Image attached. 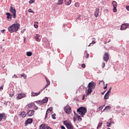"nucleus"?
I'll return each mask as SVG.
<instances>
[{"mask_svg":"<svg viewBox=\"0 0 129 129\" xmlns=\"http://www.w3.org/2000/svg\"><path fill=\"white\" fill-rule=\"evenodd\" d=\"M95 86H96V83H95V82H94L93 81L90 82L87 86L88 89L86 91L87 93L86 95H89V94H91V93H92V91L95 89Z\"/></svg>","mask_w":129,"mask_h":129,"instance_id":"obj_1","label":"nucleus"},{"mask_svg":"<svg viewBox=\"0 0 129 129\" xmlns=\"http://www.w3.org/2000/svg\"><path fill=\"white\" fill-rule=\"evenodd\" d=\"M19 29H20V24H14L11 26L9 27L8 31L10 33H16L19 31Z\"/></svg>","mask_w":129,"mask_h":129,"instance_id":"obj_2","label":"nucleus"},{"mask_svg":"<svg viewBox=\"0 0 129 129\" xmlns=\"http://www.w3.org/2000/svg\"><path fill=\"white\" fill-rule=\"evenodd\" d=\"M77 111L79 114H81V115L83 117V115H85L86 113L87 112V108L84 107H80L77 109Z\"/></svg>","mask_w":129,"mask_h":129,"instance_id":"obj_3","label":"nucleus"},{"mask_svg":"<svg viewBox=\"0 0 129 129\" xmlns=\"http://www.w3.org/2000/svg\"><path fill=\"white\" fill-rule=\"evenodd\" d=\"M63 124L66 125L68 129H74V126L71 123V122H67V121H63Z\"/></svg>","mask_w":129,"mask_h":129,"instance_id":"obj_4","label":"nucleus"},{"mask_svg":"<svg viewBox=\"0 0 129 129\" xmlns=\"http://www.w3.org/2000/svg\"><path fill=\"white\" fill-rule=\"evenodd\" d=\"M64 110L68 114H70L72 112L71 107L69 106H66L64 107Z\"/></svg>","mask_w":129,"mask_h":129,"instance_id":"obj_5","label":"nucleus"},{"mask_svg":"<svg viewBox=\"0 0 129 129\" xmlns=\"http://www.w3.org/2000/svg\"><path fill=\"white\" fill-rule=\"evenodd\" d=\"M10 12L13 15V19L17 18V14H16V9H13V7L11 6L10 9Z\"/></svg>","mask_w":129,"mask_h":129,"instance_id":"obj_6","label":"nucleus"},{"mask_svg":"<svg viewBox=\"0 0 129 129\" xmlns=\"http://www.w3.org/2000/svg\"><path fill=\"white\" fill-rule=\"evenodd\" d=\"M35 113V111L34 110H27V116H33Z\"/></svg>","mask_w":129,"mask_h":129,"instance_id":"obj_7","label":"nucleus"},{"mask_svg":"<svg viewBox=\"0 0 129 129\" xmlns=\"http://www.w3.org/2000/svg\"><path fill=\"white\" fill-rule=\"evenodd\" d=\"M129 24L127 23H124L121 25L120 27V30H126L127 28L128 27Z\"/></svg>","mask_w":129,"mask_h":129,"instance_id":"obj_8","label":"nucleus"},{"mask_svg":"<svg viewBox=\"0 0 129 129\" xmlns=\"http://www.w3.org/2000/svg\"><path fill=\"white\" fill-rule=\"evenodd\" d=\"M103 60L105 61V62H107L108 60H109V55H108V53L105 52L104 53V56H103Z\"/></svg>","mask_w":129,"mask_h":129,"instance_id":"obj_9","label":"nucleus"},{"mask_svg":"<svg viewBox=\"0 0 129 129\" xmlns=\"http://www.w3.org/2000/svg\"><path fill=\"white\" fill-rule=\"evenodd\" d=\"M3 119L4 120H6L7 119V115L5 113H0V121H2L3 120Z\"/></svg>","mask_w":129,"mask_h":129,"instance_id":"obj_10","label":"nucleus"},{"mask_svg":"<svg viewBox=\"0 0 129 129\" xmlns=\"http://www.w3.org/2000/svg\"><path fill=\"white\" fill-rule=\"evenodd\" d=\"M49 99L48 97H45L42 100H40L37 101V103H47L48 102Z\"/></svg>","mask_w":129,"mask_h":129,"instance_id":"obj_11","label":"nucleus"},{"mask_svg":"<svg viewBox=\"0 0 129 129\" xmlns=\"http://www.w3.org/2000/svg\"><path fill=\"white\" fill-rule=\"evenodd\" d=\"M112 5L113 6V11L114 12V13H116V12L117 11V10H116V7H117V3H116V2L115 1H113L112 3Z\"/></svg>","mask_w":129,"mask_h":129,"instance_id":"obj_12","label":"nucleus"},{"mask_svg":"<svg viewBox=\"0 0 129 129\" xmlns=\"http://www.w3.org/2000/svg\"><path fill=\"white\" fill-rule=\"evenodd\" d=\"M110 122H107V123L108 124H107V126H108V127H110L111 126V124H112V123H114V122H113V120L112 119V118H110L109 119Z\"/></svg>","mask_w":129,"mask_h":129,"instance_id":"obj_13","label":"nucleus"},{"mask_svg":"<svg viewBox=\"0 0 129 129\" xmlns=\"http://www.w3.org/2000/svg\"><path fill=\"white\" fill-rule=\"evenodd\" d=\"M99 15V8H97L95 10V11L94 12V15L95 18H97V17H98Z\"/></svg>","mask_w":129,"mask_h":129,"instance_id":"obj_14","label":"nucleus"},{"mask_svg":"<svg viewBox=\"0 0 129 129\" xmlns=\"http://www.w3.org/2000/svg\"><path fill=\"white\" fill-rule=\"evenodd\" d=\"M33 122L32 118H28L25 121V124H29L30 123H32Z\"/></svg>","mask_w":129,"mask_h":129,"instance_id":"obj_15","label":"nucleus"},{"mask_svg":"<svg viewBox=\"0 0 129 129\" xmlns=\"http://www.w3.org/2000/svg\"><path fill=\"white\" fill-rule=\"evenodd\" d=\"M6 16L7 19H9V21H12V17H13V15H12V14L10 13H6Z\"/></svg>","mask_w":129,"mask_h":129,"instance_id":"obj_16","label":"nucleus"},{"mask_svg":"<svg viewBox=\"0 0 129 129\" xmlns=\"http://www.w3.org/2000/svg\"><path fill=\"white\" fill-rule=\"evenodd\" d=\"M16 96V99L17 100H19V99H21V98H23V97H24V96H23L22 94H18Z\"/></svg>","mask_w":129,"mask_h":129,"instance_id":"obj_17","label":"nucleus"},{"mask_svg":"<svg viewBox=\"0 0 129 129\" xmlns=\"http://www.w3.org/2000/svg\"><path fill=\"white\" fill-rule=\"evenodd\" d=\"M74 114L75 116L77 117L78 120H79V121H81V120H82V118H81V117L79 115L75 113V112H74Z\"/></svg>","mask_w":129,"mask_h":129,"instance_id":"obj_18","label":"nucleus"},{"mask_svg":"<svg viewBox=\"0 0 129 129\" xmlns=\"http://www.w3.org/2000/svg\"><path fill=\"white\" fill-rule=\"evenodd\" d=\"M41 93V91H39L38 93H35V92H32L31 93V96H38V95H39V94Z\"/></svg>","mask_w":129,"mask_h":129,"instance_id":"obj_19","label":"nucleus"},{"mask_svg":"<svg viewBox=\"0 0 129 129\" xmlns=\"http://www.w3.org/2000/svg\"><path fill=\"white\" fill-rule=\"evenodd\" d=\"M64 3L67 6H70L71 5V0H64Z\"/></svg>","mask_w":129,"mask_h":129,"instance_id":"obj_20","label":"nucleus"},{"mask_svg":"<svg viewBox=\"0 0 129 129\" xmlns=\"http://www.w3.org/2000/svg\"><path fill=\"white\" fill-rule=\"evenodd\" d=\"M26 115H27V113H26V112H25V111H23L21 113V116L22 117H23V118L26 117Z\"/></svg>","mask_w":129,"mask_h":129,"instance_id":"obj_21","label":"nucleus"},{"mask_svg":"<svg viewBox=\"0 0 129 129\" xmlns=\"http://www.w3.org/2000/svg\"><path fill=\"white\" fill-rule=\"evenodd\" d=\"M39 37H40V35L38 34L35 36V39L37 42H40V41H41L40 38H39Z\"/></svg>","mask_w":129,"mask_h":129,"instance_id":"obj_22","label":"nucleus"},{"mask_svg":"<svg viewBox=\"0 0 129 129\" xmlns=\"http://www.w3.org/2000/svg\"><path fill=\"white\" fill-rule=\"evenodd\" d=\"M26 55L28 57H31V56H32V55H33V52H32L31 51H28L26 53Z\"/></svg>","mask_w":129,"mask_h":129,"instance_id":"obj_23","label":"nucleus"},{"mask_svg":"<svg viewBox=\"0 0 129 129\" xmlns=\"http://www.w3.org/2000/svg\"><path fill=\"white\" fill-rule=\"evenodd\" d=\"M46 126L44 124H41L39 127V129H45Z\"/></svg>","mask_w":129,"mask_h":129,"instance_id":"obj_24","label":"nucleus"},{"mask_svg":"<svg viewBox=\"0 0 129 129\" xmlns=\"http://www.w3.org/2000/svg\"><path fill=\"white\" fill-rule=\"evenodd\" d=\"M102 125V122H99L97 127V129L101 128Z\"/></svg>","mask_w":129,"mask_h":129,"instance_id":"obj_25","label":"nucleus"},{"mask_svg":"<svg viewBox=\"0 0 129 129\" xmlns=\"http://www.w3.org/2000/svg\"><path fill=\"white\" fill-rule=\"evenodd\" d=\"M57 5L61 6V5H63V0H58Z\"/></svg>","mask_w":129,"mask_h":129,"instance_id":"obj_26","label":"nucleus"},{"mask_svg":"<svg viewBox=\"0 0 129 129\" xmlns=\"http://www.w3.org/2000/svg\"><path fill=\"white\" fill-rule=\"evenodd\" d=\"M104 99H106V100L109 99V96H107V95L105 94L104 96Z\"/></svg>","mask_w":129,"mask_h":129,"instance_id":"obj_27","label":"nucleus"},{"mask_svg":"<svg viewBox=\"0 0 129 129\" xmlns=\"http://www.w3.org/2000/svg\"><path fill=\"white\" fill-rule=\"evenodd\" d=\"M51 117L53 119H56V114H52Z\"/></svg>","mask_w":129,"mask_h":129,"instance_id":"obj_28","label":"nucleus"},{"mask_svg":"<svg viewBox=\"0 0 129 129\" xmlns=\"http://www.w3.org/2000/svg\"><path fill=\"white\" fill-rule=\"evenodd\" d=\"M110 108H111V107H110V106H107L105 107L104 110H105V109H110Z\"/></svg>","mask_w":129,"mask_h":129,"instance_id":"obj_29","label":"nucleus"},{"mask_svg":"<svg viewBox=\"0 0 129 129\" xmlns=\"http://www.w3.org/2000/svg\"><path fill=\"white\" fill-rule=\"evenodd\" d=\"M22 77H24V79H27V75L26 74L21 75Z\"/></svg>","mask_w":129,"mask_h":129,"instance_id":"obj_30","label":"nucleus"},{"mask_svg":"<svg viewBox=\"0 0 129 129\" xmlns=\"http://www.w3.org/2000/svg\"><path fill=\"white\" fill-rule=\"evenodd\" d=\"M35 3V0H30L29 2V4H32Z\"/></svg>","mask_w":129,"mask_h":129,"instance_id":"obj_31","label":"nucleus"},{"mask_svg":"<svg viewBox=\"0 0 129 129\" xmlns=\"http://www.w3.org/2000/svg\"><path fill=\"white\" fill-rule=\"evenodd\" d=\"M28 12H29V13H32V14H34L35 13V12L32 11V9H29L28 10Z\"/></svg>","mask_w":129,"mask_h":129,"instance_id":"obj_32","label":"nucleus"},{"mask_svg":"<svg viewBox=\"0 0 129 129\" xmlns=\"http://www.w3.org/2000/svg\"><path fill=\"white\" fill-rule=\"evenodd\" d=\"M29 108H31L33 106V103H31L28 105Z\"/></svg>","mask_w":129,"mask_h":129,"instance_id":"obj_33","label":"nucleus"},{"mask_svg":"<svg viewBox=\"0 0 129 129\" xmlns=\"http://www.w3.org/2000/svg\"><path fill=\"white\" fill-rule=\"evenodd\" d=\"M45 79H46V82H47V84L50 85V81H49V80H48V79H47V78H45Z\"/></svg>","mask_w":129,"mask_h":129,"instance_id":"obj_34","label":"nucleus"},{"mask_svg":"<svg viewBox=\"0 0 129 129\" xmlns=\"http://www.w3.org/2000/svg\"><path fill=\"white\" fill-rule=\"evenodd\" d=\"M104 67H105V63L103 62L102 63V68H104Z\"/></svg>","mask_w":129,"mask_h":129,"instance_id":"obj_35","label":"nucleus"},{"mask_svg":"<svg viewBox=\"0 0 129 129\" xmlns=\"http://www.w3.org/2000/svg\"><path fill=\"white\" fill-rule=\"evenodd\" d=\"M87 95V93H86V94H84L83 96V99H82L83 100H84V98H85V96H88V95Z\"/></svg>","mask_w":129,"mask_h":129,"instance_id":"obj_36","label":"nucleus"},{"mask_svg":"<svg viewBox=\"0 0 129 129\" xmlns=\"http://www.w3.org/2000/svg\"><path fill=\"white\" fill-rule=\"evenodd\" d=\"M75 7L76 8H78V7H79V4L78 3H75Z\"/></svg>","mask_w":129,"mask_h":129,"instance_id":"obj_37","label":"nucleus"},{"mask_svg":"<svg viewBox=\"0 0 129 129\" xmlns=\"http://www.w3.org/2000/svg\"><path fill=\"white\" fill-rule=\"evenodd\" d=\"M34 27L35 28V29H38L39 26L37 24H34Z\"/></svg>","mask_w":129,"mask_h":129,"instance_id":"obj_38","label":"nucleus"},{"mask_svg":"<svg viewBox=\"0 0 129 129\" xmlns=\"http://www.w3.org/2000/svg\"><path fill=\"white\" fill-rule=\"evenodd\" d=\"M8 103H9V101H5L4 102V104L6 106H8Z\"/></svg>","mask_w":129,"mask_h":129,"instance_id":"obj_39","label":"nucleus"},{"mask_svg":"<svg viewBox=\"0 0 129 129\" xmlns=\"http://www.w3.org/2000/svg\"><path fill=\"white\" fill-rule=\"evenodd\" d=\"M82 68H85V67H86V66L85 64V63H82Z\"/></svg>","mask_w":129,"mask_h":129,"instance_id":"obj_40","label":"nucleus"},{"mask_svg":"<svg viewBox=\"0 0 129 129\" xmlns=\"http://www.w3.org/2000/svg\"><path fill=\"white\" fill-rule=\"evenodd\" d=\"M53 110V109H52V108H49V109H47L48 111H50V112H51V111H52Z\"/></svg>","mask_w":129,"mask_h":129,"instance_id":"obj_41","label":"nucleus"},{"mask_svg":"<svg viewBox=\"0 0 129 129\" xmlns=\"http://www.w3.org/2000/svg\"><path fill=\"white\" fill-rule=\"evenodd\" d=\"M45 89H46V87H43L40 91V92H42V91H43V90H45Z\"/></svg>","mask_w":129,"mask_h":129,"instance_id":"obj_42","label":"nucleus"},{"mask_svg":"<svg viewBox=\"0 0 129 129\" xmlns=\"http://www.w3.org/2000/svg\"><path fill=\"white\" fill-rule=\"evenodd\" d=\"M110 92H109V91H108L107 92H106V93L105 94H106V95H107L108 96H109L108 95H109V93H110Z\"/></svg>","mask_w":129,"mask_h":129,"instance_id":"obj_43","label":"nucleus"},{"mask_svg":"<svg viewBox=\"0 0 129 129\" xmlns=\"http://www.w3.org/2000/svg\"><path fill=\"white\" fill-rule=\"evenodd\" d=\"M60 128H61V129H66V128H65V126H64L63 125L60 126Z\"/></svg>","mask_w":129,"mask_h":129,"instance_id":"obj_44","label":"nucleus"},{"mask_svg":"<svg viewBox=\"0 0 129 129\" xmlns=\"http://www.w3.org/2000/svg\"><path fill=\"white\" fill-rule=\"evenodd\" d=\"M98 109H99V110H102V106H100V107H99Z\"/></svg>","mask_w":129,"mask_h":129,"instance_id":"obj_45","label":"nucleus"},{"mask_svg":"<svg viewBox=\"0 0 129 129\" xmlns=\"http://www.w3.org/2000/svg\"><path fill=\"white\" fill-rule=\"evenodd\" d=\"M111 89H112V87L111 86H110L109 87L108 91H109L110 92L111 91Z\"/></svg>","mask_w":129,"mask_h":129,"instance_id":"obj_46","label":"nucleus"},{"mask_svg":"<svg viewBox=\"0 0 129 129\" xmlns=\"http://www.w3.org/2000/svg\"><path fill=\"white\" fill-rule=\"evenodd\" d=\"M45 129H52V128L50 127L49 126H45Z\"/></svg>","mask_w":129,"mask_h":129,"instance_id":"obj_47","label":"nucleus"},{"mask_svg":"<svg viewBox=\"0 0 129 129\" xmlns=\"http://www.w3.org/2000/svg\"><path fill=\"white\" fill-rule=\"evenodd\" d=\"M126 10H127V11H129V6H126Z\"/></svg>","mask_w":129,"mask_h":129,"instance_id":"obj_48","label":"nucleus"},{"mask_svg":"<svg viewBox=\"0 0 129 129\" xmlns=\"http://www.w3.org/2000/svg\"><path fill=\"white\" fill-rule=\"evenodd\" d=\"M86 58H89V54L87 53Z\"/></svg>","mask_w":129,"mask_h":129,"instance_id":"obj_49","label":"nucleus"},{"mask_svg":"<svg viewBox=\"0 0 129 129\" xmlns=\"http://www.w3.org/2000/svg\"><path fill=\"white\" fill-rule=\"evenodd\" d=\"M107 88V84H106V86L104 87V89H106Z\"/></svg>","mask_w":129,"mask_h":129,"instance_id":"obj_50","label":"nucleus"},{"mask_svg":"<svg viewBox=\"0 0 129 129\" xmlns=\"http://www.w3.org/2000/svg\"><path fill=\"white\" fill-rule=\"evenodd\" d=\"M5 31H6V30L5 29L1 30V32L2 33V34H4V33H5Z\"/></svg>","mask_w":129,"mask_h":129,"instance_id":"obj_51","label":"nucleus"},{"mask_svg":"<svg viewBox=\"0 0 129 129\" xmlns=\"http://www.w3.org/2000/svg\"><path fill=\"white\" fill-rule=\"evenodd\" d=\"M50 112H49V111H48V110L46 111V115H48V113H49Z\"/></svg>","mask_w":129,"mask_h":129,"instance_id":"obj_52","label":"nucleus"},{"mask_svg":"<svg viewBox=\"0 0 129 129\" xmlns=\"http://www.w3.org/2000/svg\"><path fill=\"white\" fill-rule=\"evenodd\" d=\"M9 95H10V97H13L14 96V94H10Z\"/></svg>","mask_w":129,"mask_h":129,"instance_id":"obj_53","label":"nucleus"},{"mask_svg":"<svg viewBox=\"0 0 129 129\" xmlns=\"http://www.w3.org/2000/svg\"><path fill=\"white\" fill-rule=\"evenodd\" d=\"M14 77H15V78H18V76L14 75V76H13L12 78H14Z\"/></svg>","mask_w":129,"mask_h":129,"instance_id":"obj_54","label":"nucleus"},{"mask_svg":"<svg viewBox=\"0 0 129 129\" xmlns=\"http://www.w3.org/2000/svg\"><path fill=\"white\" fill-rule=\"evenodd\" d=\"M4 86L1 87H0V90H3L4 89L3 88Z\"/></svg>","mask_w":129,"mask_h":129,"instance_id":"obj_55","label":"nucleus"},{"mask_svg":"<svg viewBox=\"0 0 129 129\" xmlns=\"http://www.w3.org/2000/svg\"><path fill=\"white\" fill-rule=\"evenodd\" d=\"M49 85H48V84H47L44 87H46V88H47V87H48V86H49Z\"/></svg>","mask_w":129,"mask_h":129,"instance_id":"obj_56","label":"nucleus"},{"mask_svg":"<svg viewBox=\"0 0 129 129\" xmlns=\"http://www.w3.org/2000/svg\"><path fill=\"white\" fill-rule=\"evenodd\" d=\"M47 117H48V115L45 114V119H46V118H47Z\"/></svg>","mask_w":129,"mask_h":129,"instance_id":"obj_57","label":"nucleus"},{"mask_svg":"<svg viewBox=\"0 0 129 129\" xmlns=\"http://www.w3.org/2000/svg\"><path fill=\"white\" fill-rule=\"evenodd\" d=\"M92 44H95V41H93L92 42Z\"/></svg>","mask_w":129,"mask_h":129,"instance_id":"obj_58","label":"nucleus"},{"mask_svg":"<svg viewBox=\"0 0 129 129\" xmlns=\"http://www.w3.org/2000/svg\"><path fill=\"white\" fill-rule=\"evenodd\" d=\"M34 24H39V22H35L34 23Z\"/></svg>","mask_w":129,"mask_h":129,"instance_id":"obj_59","label":"nucleus"},{"mask_svg":"<svg viewBox=\"0 0 129 129\" xmlns=\"http://www.w3.org/2000/svg\"><path fill=\"white\" fill-rule=\"evenodd\" d=\"M105 91H104L103 92H102V94H105Z\"/></svg>","mask_w":129,"mask_h":129,"instance_id":"obj_60","label":"nucleus"},{"mask_svg":"<svg viewBox=\"0 0 129 129\" xmlns=\"http://www.w3.org/2000/svg\"><path fill=\"white\" fill-rule=\"evenodd\" d=\"M26 40V37H24V41H25Z\"/></svg>","mask_w":129,"mask_h":129,"instance_id":"obj_61","label":"nucleus"},{"mask_svg":"<svg viewBox=\"0 0 129 129\" xmlns=\"http://www.w3.org/2000/svg\"><path fill=\"white\" fill-rule=\"evenodd\" d=\"M92 43H90L89 45H88V47H90V46L91 45Z\"/></svg>","mask_w":129,"mask_h":129,"instance_id":"obj_62","label":"nucleus"},{"mask_svg":"<svg viewBox=\"0 0 129 129\" xmlns=\"http://www.w3.org/2000/svg\"><path fill=\"white\" fill-rule=\"evenodd\" d=\"M102 106V108H103V107H104V105H102V106Z\"/></svg>","mask_w":129,"mask_h":129,"instance_id":"obj_63","label":"nucleus"},{"mask_svg":"<svg viewBox=\"0 0 129 129\" xmlns=\"http://www.w3.org/2000/svg\"><path fill=\"white\" fill-rule=\"evenodd\" d=\"M107 129H110V128H107Z\"/></svg>","mask_w":129,"mask_h":129,"instance_id":"obj_64","label":"nucleus"}]
</instances>
